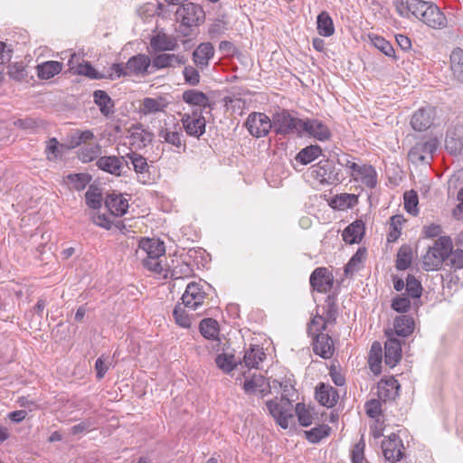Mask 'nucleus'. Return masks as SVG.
Masks as SVG:
<instances>
[{"mask_svg":"<svg viewBox=\"0 0 463 463\" xmlns=\"http://www.w3.org/2000/svg\"><path fill=\"white\" fill-rule=\"evenodd\" d=\"M394 330L397 335L408 336L414 330V320L411 316L401 315L394 320Z\"/></svg>","mask_w":463,"mask_h":463,"instance_id":"36","label":"nucleus"},{"mask_svg":"<svg viewBox=\"0 0 463 463\" xmlns=\"http://www.w3.org/2000/svg\"><path fill=\"white\" fill-rule=\"evenodd\" d=\"M177 46L175 38L165 33H157L150 39V47L154 52L175 51Z\"/></svg>","mask_w":463,"mask_h":463,"instance_id":"22","label":"nucleus"},{"mask_svg":"<svg viewBox=\"0 0 463 463\" xmlns=\"http://www.w3.org/2000/svg\"><path fill=\"white\" fill-rule=\"evenodd\" d=\"M449 263L452 269H460L463 268V250L457 249L453 250H451V253H449V256L448 258Z\"/></svg>","mask_w":463,"mask_h":463,"instance_id":"63","label":"nucleus"},{"mask_svg":"<svg viewBox=\"0 0 463 463\" xmlns=\"http://www.w3.org/2000/svg\"><path fill=\"white\" fill-rule=\"evenodd\" d=\"M399 390L400 384L393 377L382 379L377 384L378 398L383 402L394 400L399 394Z\"/></svg>","mask_w":463,"mask_h":463,"instance_id":"23","label":"nucleus"},{"mask_svg":"<svg viewBox=\"0 0 463 463\" xmlns=\"http://www.w3.org/2000/svg\"><path fill=\"white\" fill-rule=\"evenodd\" d=\"M401 343L395 338H388L384 345V361L390 367H394L401 359Z\"/></svg>","mask_w":463,"mask_h":463,"instance_id":"28","label":"nucleus"},{"mask_svg":"<svg viewBox=\"0 0 463 463\" xmlns=\"http://www.w3.org/2000/svg\"><path fill=\"white\" fill-rule=\"evenodd\" d=\"M182 130L178 125H175L172 128H161L158 130V137L160 140L173 146L177 152L185 151L186 149V144L182 139Z\"/></svg>","mask_w":463,"mask_h":463,"instance_id":"15","label":"nucleus"},{"mask_svg":"<svg viewBox=\"0 0 463 463\" xmlns=\"http://www.w3.org/2000/svg\"><path fill=\"white\" fill-rule=\"evenodd\" d=\"M412 260V249L410 245H402L398 253H397V259H396V269L399 270H405L407 269Z\"/></svg>","mask_w":463,"mask_h":463,"instance_id":"40","label":"nucleus"},{"mask_svg":"<svg viewBox=\"0 0 463 463\" xmlns=\"http://www.w3.org/2000/svg\"><path fill=\"white\" fill-rule=\"evenodd\" d=\"M437 118L435 107L426 105L416 110L411 118V125L416 131H425L431 128Z\"/></svg>","mask_w":463,"mask_h":463,"instance_id":"9","label":"nucleus"},{"mask_svg":"<svg viewBox=\"0 0 463 463\" xmlns=\"http://www.w3.org/2000/svg\"><path fill=\"white\" fill-rule=\"evenodd\" d=\"M265 353L258 345H252L245 352L243 362L248 368H258L259 364L264 360Z\"/></svg>","mask_w":463,"mask_h":463,"instance_id":"35","label":"nucleus"},{"mask_svg":"<svg viewBox=\"0 0 463 463\" xmlns=\"http://www.w3.org/2000/svg\"><path fill=\"white\" fill-rule=\"evenodd\" d=\"M173 316L176 324L180 326L188 328L191 326V318L185 311V307L182 303H178L173 311Z\"/></svg>","mask_w":463,"mask_h":463,"instance_id":"48","label":"nucleus"},{"mask_svg":"<svg viewBox=\"0 0 463 463\" xmlns=\"http://www.w3.org/2000/svg\"><path fill=\"white\" fill-rule=\"evenodd\" d=\"M214 55V48L211 43H203L193 52V61L200 68L208 67L209 61Z\"/></svg>","mask_w":463,"mask_h":463,"instance_id":"26","label":"nucleus"},{"mask_svg":"<svg viewBox=\"0 0 463 463\" xmlns=\"http://www.w3.org/2000/svg\"><path fill=\"white\" fill-rule=\"evenodd\" d=\"M309 281L314 290L326 293L333 287L334 277L326 268L319 267L311 273Z\"/></svg>","mask_w":463,"mask_h":463,"instance_id":"13","label":"nucleus"},{"mask_svg":"<svg viewBox=\"0 0 463 463\" xmlns=\"http://www.w3.org/2000/svg\"><path fill=\"white\" fill-rule=\"evenodd\" d=\"M337 315L338 310L335 304V298L334 296H328L323 307L322 316L329 325H333L336 321Z\"/></svg>","mask_w":463,"mask_h":463,"instance_id":"43","label":"nucleus"},{"mask_svg":"<svg viewBox=\"0 0 463 463\" xmlns=\"http://www.w3.org/2000/svg\"><path fill=\"white\" fill-rule=\"evenodd\" d=\"M295 411L301 426L308 427L313 423L314 416L316 414L314 407L298 402L296 404Z\"/></svg>","mask_w":463,"mask_h":463,"instance_id":"38","label":"nucleus"},{"mask_svg":"<svg viewBox=\"0 0 463 463\" xmlns=\"http://www.w3.org/2000/svg\"><path fill=\"white\" fill-rule=\"evenodd\" d=\"M123 162L128 165V161L125 160V156L118 157L116 156H100L97 160L96 165L104 172L116 176H120L124 166Z\"/></svg>","mask_w":463,"mask_h":463,"instance_id":"17","label":"nucleus"},{"mask_svg":"<svg viewBox=\"0 0 463 463\" xmlns=\"http://www.w3.org/2000/svg\"><path fill=\"white\" fill-rule=\"evenodd\" d=\"M366 414L373 419H378L382 414V403L380 400L372 399L365 402Z\"/></svg>","mask_w":463,"mask_h":463,"instance_id":"62","label":"nucleus"},{"mask_svg":"<svg viewBox=\"0 0 463 463\" xmlns=\"http://www.w3.org/2000/svg\"><path fill=\"white\" fill-rule=\"evenodd\" d=\"M206 298L203 286L197 282H191L187 285L184 293L182 296V304L184 307L195 310L203 305Z\"/></svg>","mask_w":463,"mask_h":463,"instance_id":"11","label":"nucleus"},{"mask_svg":"<svg viewBox=\"0 0 463 463\" xmlns=\"http://www.w3.org/2000/svg\"><path fill=\"white\" fill-rule=\"evenodd\" d=\"M338 398V392L329 384L321 383L316 387V399L323 406L327 408L334 407Z\"/></svg>","mask_w":463,"mask_h":463,"instance_id":"20","label":"nucleus"},{"mask_svg":"<svg viewBox=\"0 0 463 463\" xmlns=\"http://www.w3.org/2000/svg\"><path fill=\"white\" fill-rule=\"evenodd\" d=\"M403 222V218L401 215H394L391 218L392 230L388 233L387 241L389 242L395 241L401 235V226Z\"/></svg>","mask_w":463,"mask_h":463,"instance_id":"60","label":"nucleus"},{"mask_svg":"<svg viewBox=\"0 0 463 463\" xmlns=\"http://www.w3.org/2000/svg\"><path fill=\"white\" fill-rule=\"evenodd\" d=\"M330 427L327 425H320L318 427L313 428L308 431H306V437L308 441L311 443H317L323 438L329 435Z\"/></svg>","mask_w":463,"mask_h":463,"instance_id":"51","label":"nucleus"},{"mask_svg":"<svg viewBox=\"0 0 463 463\" xmlns=\"http://www.w3.org/2000/svg\"><path fill=\"white\" fill-rule=\"evenodd\" d=\"M245 127L255 137H266L272 128V119L264 113L252 112L248 116Z\"/></svg>","mask_w":463,"mask_h":463,"instance_id":"8","label":"nucleus"},{"mask_svg":"<svg viewBox=\"0 0 463 463\" xmlns=\"http://www.w3.org/2000/svg\"><path fill=\"white\" fill-rule=\"evenodd\" d=\"M215 363L218 368L224 373L232 372L235 367L234 356L226 354H218L215 358Z\"/></svg>","mask_w":463,"mask_h":463,"instance_id":"59","label":"nucleus"},{"mask_svg":"<svg viewBox=\"0 0 463 463\" xmlns=\"http://www.w3.org/2000/svg\"><path fill=\"white\" fill-rule=\"evenodd\" d=\"M420 21L433 29H443L447 26L445 14L431 2Z\"/></svg>","mask_w":463,"mask_h":463,"instance_id":"19","label":"nucleus"},{"mask_svg":"<svg viewBox=\"0 0 463 463\" xmlns=\"http://www.w3.org/2000/svg\"><path fill=\"white\" fill-rule=\"evenodd\" d=\"M369 364L371 370L374 373H378L381 371V363H382V346L378 342H373L370 354H369Z\"/></svg>","mask_w":463,"mask_h":463,"instance_id":"44","label":"nucleus"},{"mask_svg":"<svg viewBox=\"0 0 463 463\" xmlns=\"http://www.w3.org/2000/svg\"><path fill=\"white\" fill-rule=\"evenodd\" d=\"M175 14L177 20L185 27L198 26L205 18L203 8L194 3L182 5L176 10Z\"/></svg>","mask_w":463,"mask_h":463,"instance_id":"7","label":"nucleus"},{"mask_svg":"<svg viewBox=\"0 0 463 463\" xmlns=\"http://www.w3.org/2000/svg\"><path fill=\"white\" fill-rule=\"evenodd\" d=\"M449 68L453 77L463 82V49L455 48L449 55Z\"/></svg>","mask_w":463,"mask_h":463,"instance_id":"32","label":"nucleus"},{"mask_svg":"<svg viewBox=\"0 0 463 463\" xmlns=\"http://www.w3.org/2000/svg\"><path fill=\"white\" fill-rule=\"evenodd\" d=\"M63 68V64L57 61H48L36 67L37 76L42 80H49L59 74Z\"/></svg>","mask_w":463,"mask_h":463,"instance_id":"33","label":"nucleus"},{"mask_svg":"<svg viewBox=\"0 0 463 463\" xmlns=\"http://www.w3.org/2000/svg\"><path fill=\"white\" fill-rule=\"evenodd\" d=\"M183 100L194 107H198V109H202V112L205 109H213V103L209 99V98L204 94L203 92L197 90H187L183 92L182 94Z\"/></svg>","mask_w":463,"mask_h":463,"instance_id":"24","label":"nucleus"},{"mask_svg":"<svg viewBox=\"0 0 463 463\" xmlns=\"http://www.w3.org/2000/svg\"><path fill=\"white\" fill-rule=\"evenodd\" d=\"M313 337V351L315 354L324 359L330 358L334 354V344L332 338L325 333H318Z\"/></svg>","mask_w":463,"mask_h":463,"instance_id":"21","label":"nucleus"},{"mask_svg":"<svg viewBox=\"0 0 463 463\" xmlns=\"http://www.w3.org/2000/svg\"><path fill=\"white\" fill-rule=\"evenodd\" d=\"M322 150L318 146H308L301 149L296 156V160L302 165H307L317 158Z\"/></svg>","mask_w":463,"mask_h":463,"instance_id":"41","label":"nucleus"},{"mask_svg":"<svg viewBox=\"0 0 463 463\" xmlns=\"http://www.w3.org/2000/svg\"><path fill=\"white\" fill-rule=\"evenodd\" d=\"M364 443L360 441L355 444L353 451H352V462L353 463H367V460L364 457Z\"/></svg>","mask_w":463,"mask_h":463,"instance_id":"64","label":"nucleus"},{"mask_svg":"<svg viewBox=\"0 0 463 463\" xmlns=\"http://www.w3.org/2000/svg\"><path fill=\"white\" fill-rule=\"evenodd\" d=\"M181 123L185 133L199 138L205 133L206 119L203 116L202 109H193L191 113H184Z\"/></svg>","mask_w":463,"mask_h":463,"instance_id":"6","label":"nucleus"},{"mask_svg":"<svg viewBox=\"0 0 463 463\" xmlns=\"http://www.w3.org/2000/svg\"><path fill=\"white\" fill-rule=\"evenodd\" d=\"M406 292L411 298H420L421 296V284L414 276L408 275L406 279Z\"/></svg>","mask_w":463,"mask_h":463,"instance_id":"54","label":"nucleus"},{"mask_svg":"<svg viewBox=\"0 0 463 463\" xmlns=\"http://www.w3.org/2000/svg\"><path fill=\"white\" fill-rule=\"evenodd\" d=\"M67 179L72 189L81 191L89 184L91 177L88 174H71Z\"/></svg>","mask_w":463,"mask_h":463,"instance_id":"47","label":"nucleus"},{"mask_svg":"<svg viewBox=\"0 0 463 463\" xmlns=\"http://www.w3.org/2000/svg\"><path fill=\"white\" fill-rule=\"evenodd\" d=\"M184 79L186 84L190 86H197L200 83V73L198 69L194 66H184L183 70Z\"/></svg>","mask_w":463,"mask_h":463,"instance_id":"58","label":"nucleus"},{"mask_svg":"<svg viewBox=\"0 0 463 463\" xmlns=\"http://www.w3.org/2000/svg\"><path fill=\"white\" fill-rule=\"evenodd\" d=\"M302 132H306L320 141L327 140L331 136L328 128L317 119L304 121Z\"/></svg>","mask_w":463,"mask_h":463,"instance_id":"27","label":"nucleus"},{"mask_svg":"<svg viewBox=\"0 0 463 463\" xmlns=\"http://www.w3.org/2000/svg\"><path fill=\"white\" fill-rule=\"evenodd\" d=\"M317 29L318 33L324 37H329L334 34V23L327 12L324 11L317 15Z\"/></svg>","mask_w":463,"mask_h":463,"instance_id":"37","label":"nucleus"},{"mask_svg":"<svg viewBox=\"0 0 463 463\" xmlns=\"http://www.w3.org/2000/svg\"><path fill=\"white\" fill-rule=\"evenodd\" d=\"M267 408L277 423L283 429L288 427V420L293 417L292 403L289 398L281 397L279 402L270 400L266 402Z\"/></svg>","mask_w":463,"mask_h":463,"instance_id":"4","label":"nucleus"},{"mask_svg":"<svg viewBox=\"0 0 463 463\" xmlns=\"http://www.w3.org/2000/svg\"><path fill=\"white\" fill-rule=\"evenodd\" d=\"M453 242L449 236H440L429 247L427 252L422 257V267L425 270H438L443 262L448 260Z\"/></svg>","mask_w":463,"mask_h":463,"instance_id":"2","label":"nucleus"},{"mask_svg":"<svg viewBox=\"0 0 463 463\" xmlns=\"http://www.w3.org/2000/svg\"><path fill=\"white\" fill-rule=\"evenodd\" d=\"M372 43L376 47L379 51L384 53L388 57H394V49L391 43L386 41L382 36L373 35L370 36Z\"/></svg>","mask_w":463,"mask_h":463,"instance_id":"55","label":"nucleus"},{"mask_svg":"<svg viewBox=\"0 0 463 463\" xmlns=\"http://www.w3.org/2000/svg\"><path fill=\"white\" fill-rule=\"evenodd\" d=\"M8 75L16 81H22L27 77L26 67L23 62H14L8 66Z\"/></svg>","mask_w":463,"mask_h":463,"instance_id":"57","label":"nucleus"},{"mask_svg":"<svg viewBox=\"0 0 463 463\" xmlns=\"http://www.w3.org/2000/svg\"><path fill=\"white\" fill-rule=\"evenodd\" d=\"M200 333L207 339H215L219 333V326L213 318H204L199 325Z\"/></svg>","mask_w":463,"mask_h":463,"instance_id":"42","label":"nucleus"},{"mask_svg":"<svg viewBox=\"0 0 463 463\" xmlns=\"http://www.w3.org/2000/svg\"><path fill=\"white\" fill-rule=\"evenodd\" d=\"M327 325L329 324L323 317V316L317 313V315L312 318L310 324L308 325L307 333L312 336L318 333H324Z\"/></svg>","mask_w":463,"mask_h":463,"instance_id":"56","label":"nucleus"},{"mask_svg":"<svg viewBox=\"0 0 463 463\" xmlns=\"http://www.w3.org/2000/svg\"><path fill=\"white\" fill-rule=\"evenodd\" d=\"M303 124L302 119L294 117L286 109H279L272 116V128L278 135L300 134Z\"/></svg>","mask_w":463,"mask_h":463,"instance_id":"3","label":"nucleus"},{"mask_svg":"<svg viewBox=\"0 0 463 463\" xmlns=\"http://www.w3.org/2000/svg\"><path fill=\"white\" fill-rule=\"evenodd\" d=\"M351 176L355 181H360L368 188H374L377 184V174L371 165H358L354 172H351Z\"/></svg>","mask_w":463,"mask_h":463,"instance_id":"18","label":"nucleus"},{"mask_svg":"<svg viewBox=\"0 0 463 463\" xmlns=\"http://www.w3.org/2000/svg\"><path fill=\"white\" fill-rule=\"evenodd\" d=\"M168 104L169 102L162 96L156 98L146 97L143 99L139 106V113L146 116L163 112L167 108Z\"/></svg>","mask_w":463,"mask_h":463,"instance_id":"25","label":"nucleus"},{"mask_svg":"<svg viewBox=\"0 0 463 463\" xmlns=\"http://www.w3.org/2000/svg\"><path fill=\"white\" fill-rule=\"evenodd\" d=\"M105 205L115 216H122L128 208V201L121 194H110L105 199Z\"/></svg>","mask_w":463,"mask_h":463,"instance_id":"31","label":"nucleus"},{"mask_svg":"<svg viewBox=\"0 0 463 463\" xmlns=\"http://www.w3.org/2000/svg\"><path fill=\"white\" fill-rule=\"evenodd\" d=\"M365 227L363 221H355L343 232V240L348 244L359 243L364 234Z\"/></svg>","mask_w":463,"mask_h":463,"instance_id":"29","label":"nucleus"},{"mask_svg":"<svg viewBox=\"0 0 463 463\" xmlns=\"http://www.w3.org/2000/svg\"><path fill=\"white\" fill-rule=\"evenodd\" d=\"M127 159L131 162L137 174H145L148 172L147 161L143 156L136 152H131L125 156V160Z\"/></svg>","mask_w":463,"mask_h":463,"instance_id":"46","label":"nucleus"},{"mask_svg":"<svg viewBox=\"0 0 463 463\" xmlns=\"http://www.w3.org/2000/svg\"><path fill=\"white\" fill-rule=\"evenodd\" d=\"M437 147L438 141L435 138L420 140L410 149L408 157L413 164H430Z\"/></svg>","mask_w":463,"mask_h":463,"instance_id":"5","label":"nucleus"},{"mask_svg":"<svg viewBox=\"0 0 463 463\" xmlns=\"http://www.w3.org/2000/svg\"><path fill=\"white\" fill-rule=\"evenodd\" d=\"M167 277L174 279L188 278L193 274V269L185 262L175 266L171 270L166 269Z\"/></svg>","mask_w":463,"mask_h":463,"instance_id":"52","label":"nucleus"},{"mask_svg":"<svg viewBox=\"0 0 463 463\" xmlns=\"http://www.w3.org/2000/svg\"><path fill=\"white\" fill-rule=\"evenodd\" d=\"M93 99L103 116L108 117L114 112V102L106 91L101 90H95L93 92Z\"/></svg>","mask_w":463,"mask_h":463,"instance_id":"34","label":"nucleus"},{"mask_svg":"<svg viewBox=\"0 0 463 463\" xmlns=\"http://www.w3.org/2000/svg\"><path fill=\"white\" fill-rule=\"evenodd\" d=\"M136 252L146 269L167 278L166 269L162 266L161 260L165 252L163 241L158 239L143 238L139 241Z\"/></svg>","mask_w":463,"mask_h":463,"instance_id":"1","label":"nucleus"},{"mask_svg":"<svg viewBox=\"0 0 463 463\" xmlns=\"http://www.w3.org/2000/svg\"><path fill=\"white\" fill-rule=\"evenodd\" d=\"M312 174L322 184H333L340 181L339 172L335 170L334 162L330 160L320 161L314 166Z\"/></svg>","mask_w":463,"mask_h":463,"instance_id":"10","label":"nucleus"},{"mask_svg":"<svg viewBox=\"0 0 463 463\" xmlns=\"http://www.w3.org/2000/svg\"><path fill=\"white\" fill-rule=\"evenodd\" d=\"M365 256V250L359 249L356 253L350 259L348 263L345 267V273L346 276L353 274L361 268V262Z\"/></svg>","mask_w":463,"mask_h":463,"instance_id":"53","label":"nucleus"},{"mask_svg":"<svg viewBox=\"0 0 463 463\" xmlns=\"http://www.w3.org/2000/svg\"><path fill=\"white\" fill-rule=\"evenodd\" d=\"M86 203L89 207L97 210L101 207L102 194L99 187L95 185H90L88 191L85 194Z\"/></svg>","mask_w":463,"mask_h":463,"instance_id":"45","label":"nucleus"},{"mask_svg":"<svg viewBox=\"0 0 463 463\" xmlns=\"http://www.w3.org/2000/svg\"><path fill=\"white\" fill-rule=\"evenodd\" d=\"M186 58L184 55L175 53H159L151 60L152 70H162L167 68H175L186 63Z\"/></svg>","mask_w":463,"mask_h":463,"instance_id":"16","label":"nucleus"},{"mask_svg":"<svg viewBox=\"0 0 463 463\" xmlns=\"http://www.w3.org/2000/svg\"><path fill=\"white\" fill-rule=\"evenodd\" d=\"M243 389L247 393L260 392L261 396L269 393V383L262 375H254L252 378L246 380Z\"/></svg>","mask_w":463,"mask_h":463,"instance_id":"30","label":"nucleus"},{"mask_svg":"<svg viewBox=\"0 0 463 463\" xmlns=\"http://www.w3.org/2000/svg\"><path fill=\"white\" fill-rule=\"evenodd\" d=\"M404 199V208L407 211V213L417 215L419 213V210L417 208L418 206V194L415 191L410 190L404 193L403 195Z\"/></svg>","mask_w":463,"mask_h":463,"instance_id":"50","label":"nucleus"},{"mask_svg":"<svg viewBox=\"0 0 463 463\" xmlns=\"http://www.w3.org/2000/svg\"><path fill=\"white\" fill-rule=\"evenodd\" d=\"M430 4V2L422 0H411V14L421 20Z\"/></svg>","mask_w":463,"mask_h":463,"instance_id":"61","label":"nucleus"},{"mask_svg":"<svg viewBox=\"0 0 463 463\" xmlns=\"http://www.w3.org/2000/svg\"><path fill=\"white\" fill-rule=\"evenodd\" d=\"M127 69L130 75L146 76L154 72L151 58L143 53L134 55L127 61Z\"/></svg>","mask_w":463,"mask_h":463,"instance_id":"14","label":"nucleus"},{"mask_svg":"<svg viewBox=\"0 0 463 463\" xmlns=\"http://www.w3.org/2000/svg\"><path fill=\"white\" fill-rule=\"evenodd\" d=\"M75 72L79 75H83L94 80H100L104 78V75L97 71L89 61L79 63L76 67Z\"/></svg>","mask_w":463,"mask_h":463,"instance_id":"49","label":"nucleus"},{"mask_svg":"<svg viewBox=\"0 0 463 463\" xmlns=\"http://www.w3.org/2000/svg\"><path fill=\"white\" fill-rule=\"evenodd\" d=\"M382 449L385 459L392 463L400 461L403 457L404 446L400 437L394 433L382 441Z\"/></svg>","mask_w":463,"mask_h":463,"instance_id":"12","label":"nucleus"},{"mask_svg":"<svg viewBox=\"0 0 463 463\" xmlns=\"http://www.w3.org/2000/svg\"><path fill=\"white\" fill-rule=\"evenodd\" d=\"M101 155V146L99 144H87L82 146L79 153V158L83 163H89L99 159Z\"/></svg>","mask_w":463,"mask_h":463,"instance_id":"39","label":"nucleus"}]
</instances>
